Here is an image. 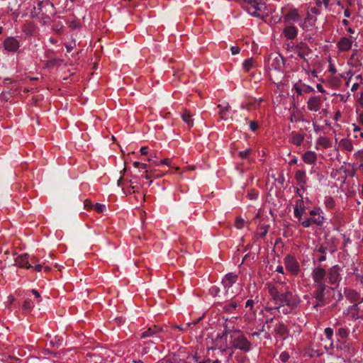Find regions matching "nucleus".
Segmentation results:
<instances>
[{
    "label": "nucleus",
    "instance_id": "nucleus-1",
    "mask_svg": "<svg viewBox=\"0 0 363 363\" xmlns=\"http://www.w3.org/2000/svg\"><path fill=\"white\" fill-rule=\"evenodd\" d=\"M269 291L275 303L279 305L275 308H265L264 311L267 313H269L270 315L274 314L277 310H280L281 307H295L299 303V299L296 296H294L290 291L281 294L274 286H271Z\"/></svg>",
    "mask_w": 363,
    "mask_h": 363
},
{
    "label": "nucleus",
    "instance_id": "nucleus-2",
    "mask_svg": "<svg viewBox=\"0 0 363 363\" xmlns=\"http://www.w3.org/2000/svg\"><path fill=\"white\" fill-rule=\"evenodd\" d=\"M27 4L31 17L41 15L42 18L50 19L54 13L53 4L49 0H30Z\"/></svg>",
    "mask_w": 363,
    "mask_h": 363
},
{
    "label": "nucleus",
    "instance_id": "nucleus-3",
    "mask_svg": "<svg viewBox=\"0 0 363 363\" xmlns=\"http://www.w3.org/2000/svg\"><path fill=\"white\" fill-rule=\"evenodd\" d=\"M312 277L314 285L318 290L317 298L321 301L326 286L325 282L327 279L325 269L319 267L314 268L312 272Z\"/></svg>",
    "mask_w": 363,
    "mask_h": 363
},
{
    "label": "nucleus",
    "instance_id": "nucleus-4",
    "mask_svg": "<svg viewBox=\"0 0 363 363\" xmlns=\"http://www.w3.org/2000/svg\"><path fill=\"white\" fill-rule=\"evenodd\" d=\"M266 320L264 324L262 326L263 331H267L269 333H274L277 335L279 337H284L288 333V329L286 326L283 323H277L275 326L272 328L271 323L274 320V318L268 317L267 313H265Z\"/></svg>",
    "mask_w": 363,
    "mask_h": 363
},
{
    "label": "nucleus",
    "instance_id": "nucleus-5",
    "mask_svg": "<svg viewBox=\"0 0 363 363\" xmlns=\"http://www.w3.org/2000/svg\"><path fill=\"white\" fill-rule=\"evenodd\" d=\"M231 344L233 347L243 351H249L251 347L250 342L239 331L234 332L230 335Z\"/></svg>",
    "mask_w": 363,
    "mask_h": 363
},
{
    "label": "nucleus",
    "instance_id": "nucleus-6",
    "mask_svg": "<svg viewBox=\"0 0 363 363\" xmlns=\"http://www.w3.org/2000/svg\"><path fill=\"white\" fill-rule=\"evenodd\" d=\"M265 8V4L258 0H249L246 5L247 12L257 17L264 16Z\"/></svg>",
    "mask_w": 363,
    "mask_h": 363
},
{
    "label": "nucleus",
    "instance_id": "nucleus-7",
    "mask_svg": "<svg viewBox=\"0 0 363 363\" xmlns=\"http://www.w3.org/2000/svg\"><path fill=\"white\" fill-rule=\"evenodd\" d=\"M24 268L30 269L33 268L37 272H40L43 268L45 271H50V267L47 265L43 266L40 264H37V260L35 257H28L27 254H24Z\"/></svg>",
    "mask_w": 363,
    "mask_h": 363
},
{
    "label": "nucleus",
    "instance_id": "nucleus-8",
    "mask_svg": "<svg viewBox=\"0 0 363 363\" xmlns=\"http://www.w3.org/2000/svg\"><path fill=\"white\" fill-rule=\"evenodd\" d=\"M228 348L227 343V335H218L217 337L214 340L213 346L209 347L210 350H219L222 352L225 351Z\"/></svg>",
    "mask_w": 363,
    "mask_h": 363
},
{
    "label": "nucleus",
    "instance_id": "nucleus-9",
    "mask_svg": "<svg viewBox=\"0 0 363 363\" xmlns=\"http://www.w3.org/2000/svg\"><path fill=\"white\" fill-rule=\"evenodd\" d=\"M286 268L292 274H297L299 270V264L297 260L292 256L288 255L284 258Z\"/></svg>",
    "mask_w": 363,
    "mask_h": 363
},
{
    "label": "nucleus",
    "instance_id": "nucleus-10",
    "mask_svg": "<svg viewBox=\"0 0 363 363\" xmlns=\"http://www.w3.org/2000/svg\"><path fill=\"white\" fill-rule=\"evenodd\" d=\"M311 219H313V223L317 225H322L324 222L323 212L320 208H314L310 211Z\"/></svg>",
    "mask_w": 363,
    "mask_h": 363
},
{
    "label": "nucleus",
    "instance_id": "nucleus-11",
    "mask_svg": "<svg viewBox=\"0 0 363 363\" xmlns=\"http://www.w3.org/2000/svg\"><path fill=\"white\" fill-rule=\"evenodd\" d=\"M340 270V267L337 265L333 266L328 270V278L330 284H335L341 280Z\"/></svg>",
    "mask_w": 363,
    "mask_h": 363
},
{
    "label": "nucleus",
    "instance_id": "nucleus-12",
    "mask_svg": "<svg viewBox=\"0 0 363 363\" xmlns=\"http://www.w3.org/2000/svg\"><path fill=\"white\" fill-rule=\"evenodd\" d=\"M322 101L319 96H311L307 102V107L311 111H318L320 108Z\"/></svg>",
    "mask_w": 363,
    "mask_h": 363
},
{
    "label": "nucleus",
    "instance_id": "nucleus-13",
    "mask_svg": "<svg viewBox=\"0 0 363 363\" xmlns=\"http://www.w3.org/2000/svg\"><path fill=\"white\" fill-rule=\"evenodd\" d=\"M301 18L298 10L296 9H290L284 16V22H296Z\"/></svg>",
    "mask_w": 363,
    "mask_h": 363
},
{
    "label": "nucleus",
    "instance_id": "nucleus-14",
    "mask_svg": "<svg viewBox=\"0 0 363 363\" xmlns=\"http://www.w3.org/2000/svg\"><path fill=\"white\" fill-rule=\"evenodd\" d=\"M305 208L306 207L303 200L302 199H298L296 202L294 213V216L299 220L301 219V217L305 211Z\"/></svg>",
    "mask_w": 363,
    "mask_h": 363
},
{
    "label": "nucleus",
    "instance_id": "nucleus-15",
    "mask_svg": "<svg viewBox=\"0 0 363 363\" xmlns=\"http://www.w3.org/2000/svg\"><path fill=\"white\" fill-rule=\"evenodd\" d=\"M255 301L252 299H249L245 303V308L247 310V313L245 314V318L247 321L251 322L254 320L255 318V311H253Z\"/></svg>",
    "mask_w": 363,
    "mask_h": 363
},
{
    "label": "nucleus",
    "instance_id": "nucleus-16",
    "mask_svg": "<svg viewBox=\"0 0 363 363\" xmlns=\"http://www.w3.org/2000/svg\"><path fill=\"white\" fill-rule=\"evenodd\" d=\"M297 32V28L294 26L289 25L284 28L282 33L287 40H293L296 37Z\"/></svg>",
    "mask_w": 363,
    "mask_h": 363
},
{
    "label": "nucleus",
    "instance_id": "nucleus-17",
    "mask_svg": "<svg viewBox=\"0 0 363 363\" xmlns=\"http://www.w3.org/2000/svg\"><path fill=\"white\" fill-rule=\"evenodd\" d=\"M238 276L235 273H229L225 276L222 280L223 286L228 289L237 281Z\"/></svg>",
    "mask_w": 363,
    "mask_h": 363
},
{
    "label": "nucleus",
    "instance_id": "nucleus-18",
    "mask_svg": "<svg viewBox=\"0 0 363 363\" xmlns=\"http://www.w3.org/2000/svg\"><path fill=\"white\" fill-rule=\"evenodd\" d=\"M302 159L306 164H314L317 160V155L313 151H307L303 154Z\"/></svg>",
    "mask_w": 363,
    "mask_h": 363
},
{
    "label": "nucleus",
    "instance_id": "nucleus-19",
    "mask_svg": "<svg viewBox=\"0 0 363 363\" xmlns=\"http://www.w3.org/2000/svg\"><path fill=\"white\" fill-rule=\"evenodd\" d=\"M284 58L280 55H275L273 57L272 67L277 70H281L284 68Z\"/></svg>",
    "mask_w": 363,
    "mask_h": 363
},
{
    "label": "nucleus",
    "instance_id": "nucleus-20",
    "mask_svg": "<svg viewBox=\"0 0 363 363\" xmlns=\"http://www.w3.org/2000/svg\"><path fill=\"white\" fill-rule=\"evenodd\" d=\"M181 117L183 121L189 127H192L194 125V121L192 119V115L190 112L185 109L183 113L181 114Z\"/></svg>",
    "mask_w": 363,
    "mask_h": 363
},
{
    "label": "nucleus",
    "instance_id": "nucleus-21",
    "mask_svg": "<svg viewBox=\"0 0 363 363\" xmlns=\"http://www.w3.org/2000/svg\"><path fill=\"white\" fill-rule=\"evenodd\" d=\"M219 111V114L220 116L221 119L226 120L229 117L228 113L230 111V106L226 104L225 105L219 104L218 106Z\"/></svg>",
    "mask_w": 363,
    "mask_h": 363
},
{
    "label": "nucleus",
    "instance_id": "nucleus-22",
    "mask_svg": "<svg viewBox=\"0 0 363 363\" xmlns=\"http://www.w3.org/2000/svg\"><path fill=\"white\" fill-rule=\"evenodd\" d=\"M353 44L357 45V43L355 41V39L352 38V37H350V38L343 37L341 38L337 45H352Z\"/></svg>",
    "mask_w": 363,
    "mask_h": 363
},
{
    "label": "nucleus",
    "instance_id": "nucleus-23",
    "mask_svg": "<svg viewBox=\"0 0 363 363\" xmlns=\"http://www.w3.org/2000/svg\"><path fill=\"white\" fill-rule=\"evenodd\" d=\"M296 179L299 184H305L306 179V172L303 170H298L295 174Z\"/></svg>",
    "mask_w": 363,
    "mask_h": 363
},
{
    "label": "nucleus",
    "instance_id": "nucleus-24",
    "mask_svg": "<svg viewBox=\"0 0 363 363\" xmlns=\"http://www.w3.org/2000/svg\"><path fill=\"white\" fill-rule=\"evenodd\" d=\"M346 296L351 301H357L359 298V294L354 290H350L347 292Z\"/></svg>",
    "mask_w": 363,
    "mask_h": 363
},
{
    "label": "nucleus",
    "instance_id": "nucleus-25",
    "mask_svg": "<svg viewBox=\"0 0 363 363\" xmlns=\"http://www.w3.org/2000/svg\"><path fill=\"white\" fill-rule=\"evenodd\" d=\"M304 137L301 134H294L291 138V142L296 146H299L303 141Z\"/></svg>",
    "mask_w": 363,
    "mask_h": 363
},
{
    "label": "nucleus",
    "instance_id": "nucleus-26",
    "mask_svg": "<svg viewBox=\"0 0 363 363\" xmlns=\"http://www.w3.org/2000/svg\"><path fill=\"white\" fill-rule=\"evenodd\" d=\"M317 143L325 148H328L330 146V141L326 137H320L318 139Z\"/></svg>",
    "mask_w": 363,
    "mask_h": 363
},
{
    "label": "nucleus",
    "instance_id": "nucleus-27",
    "mask_svg": "<svg viewBox=\"0 0 363 363\" xmlns=\"http://www.w3.org/2000/svg\"><path fill=\"white\" fill-rule=\"evenodd\" d=\"M325 206L327 208L332 209L335 206V200L331 196H326L324 200Z\"/></svg>",
    "mask_w": 363,
    "mask_h": 363
},
{
    "label": "nucleus",
    "instance_id": "nucleus-28",
    "mask_svg": "<svg viewBox=\"0 0 363 363\" xmlns=\"http://www.w3.org/2000/svg\"><path fill=\"white\" fill-rule=\"evenodd\" d=\"M262 101V98H259V99L251 98V99H248L247 104V106H250L256 107L260 104Z\"/></svg>",
    "mask_w": 363,
    "mask_h": 363
},
{
    "label": "nucleus",
    "instance_id": "nucleus-29",
    "mask_svg": "<svg viewBox=\"0 0 363 363\" xmlns=\"http://www.w3.org/2000/svg\"><path fill=\"white\" fill-rule=\"evenodd\" d=\"M341 145L347 151H351L353 149V145L351 141L348 140H342L340 142Z\"/></svg>",
    "mask_w": 363,
    "mask_h": 363
},
{
    "label": "nucleus",
    "instance_id": "nucleus-30",
    "mask_svg": "<svg viewBox=\"0 0 363 363\" xmlns=\"http://www.w3.org/2000/svg\"><path fill=\"white\" fill-rule=\"evenodd\" d=\"M303 69H304L306 74H307L309 77L315 78V77H318L317 72L315 69H311L310 67H308V68H303Z\"/></svg>",
    "mask_w": 363,
    "mask_h": 363
},
{
    "label": "nucleus",
    "instance_id": "nucleus-31",
    "mask_svg": "<svg viewBox=\"0 0 363 363\" xmlns=\"http://www.w3.org/2000/svg\"><path fill=\"white\" fill-rule=\"evenodd\" d=\"M252 62L253 61L252 58H248L244 61L242 66L245 70L248 71L251 69L252 67Z\"/></svg>",
    "mask_w": 363,
    "mask_h": 363
},
{
    "label": "nucleus",
    "instance_id": "nucleus-32",
    "mask_svg": "<svg viewBox=\"0 0 363 363\" xmlns=\"http://www.w3.org/2000/svg\"><path fill=\"white\" fill-rule=\"evenodd\" d=\"M18 44H19V43L17 42V40L16 39H14L13 38H9L4 41V45L13 46V45H18Z\"/></svg>",
    "mask_w": 363,
    "mask_h": 363
},
{
    "label": "nucleus",
    "instance_id": "nucleus-33",
    "mask_svg": "<svg viewBox=\"0 0 363 363\" xmlns=\"http://www.w3.org/2000/svg\"><path fill=\"white\" fill-rule=\"evenodd\" d=\"M337 335L341 338H346L348 336V335H349V331L347 329L344 328H340L338 330Z\"/></svg>",
    "mask_w": 363,
    "mask_h": 363
},
{
    "label": "nucleus",
    "instance_id": "nucleus-34",
    "mask_svg": "<svg viewBox=\"0 0 363 363\" xmlns=\"http://www.w3.org/2000/svg\"><path fill=\"white\" fill-rule=\"evenodd\" d=\"M245 222L244 219H242L240 217L237 218L235 220V227L238 229L242 228L245 225Z\"/></svg>",
    "mask_w": 363,
    "mask_h": 363
},
{
    "label": "nucleus",
    "instance_id": "nucleus-35",
    "mask_svg": "<svg viewBox=\"0 0 363 363\" xmlns=\"http://www.w3.org/2000/svg\"><path fill=\"white\" fill-rule=\"evenodd\" d=\"M94 208L98 213H103L106 209V206L97 203L94 206Z\"/></svg>",
    "mask_w": 363,
    "mask_h": 363
},
{
    "label": "nucleus",
    "instance_id": "nucleus-36",
    "mask_svg": "<svg viewBox=\"0 0 363 363\" xmlns=\"http://www.w3.org/2000/svg\"><path fill=\"white\" fill-rule=\"evenodd\" d=\"M237 306H238V304L236 302H230L228 304H226L225 306V309L226 311H230L232 310L235 309L237 308Z\"/></svg>",
    "mask_w": 363,
    "mask_h": 363
},
{
    "label": "nucleus",
    "instance_id": "nucleus-37",
    "mask_svg": "<svg viewBox=\"0 0 363 363\" xmlns=\"http://www.w3.org/2000/svg\"><path fill=\"white\" fill-rule=\"evenodd\" d=\"M250 152H251L250 149H246L245 150L240 151L239 152V155L242 159H245L249 156Z\"/></svg>",
    "mask_w": 363,
    "mask_h": 363
},
{
    "label": "nucleus",
    "instance_id": "nucleus-38",
    "mask_svg": "<svg viewBox=\"0 0 363 363\" xmlns=\"http://www.w3.org/2000/svg\"><path fill=\"white\" fill-rule=\"evenodd\" d=\"M325 336L327 337V338L328 340H331L332 339V337L333 335V330L332 328H327L325 329Z\"/></svg>",
    "mask_w": 363,
    "mask_h": 363
},
{
    "label": "nucleus",
    "instance_id": "nucleus-39",
    "mask_svg": "<svg viewBox=\"0 0 363 363\" xmlns=\"http://www.w3.org/2000/svg\"><path fill=\"white\" fill-rule=\"evenodd\" d=\"M279 358L283 362H286L289 359V354L286 352H283L281 353Z\"/></svg>",
    "mask_w": 363,
    "mask_h": 363
},
{
    "label": "nucleus",
    "instance_id": "nucleus-40",
    "mask_svg": "<svg viewBox=\"0 0 363 363\" xmlns=\"http://www.w3.org/2000/svg\"><path fill=\"white\" fill-rule=\"evenodd\" d=\"M313 223V219H311V218L306 219V220L301 222V225L304 227V228H309L311 224Z\"/></svg>",
    "mask_w": 363,
    "mask_h": 363
},
{
    "label": "nucleus",
    "instance_id": "nucleus-41",
    "mask_svg": "<svg viewBox=\"0 0 363 363\" xmlns=\"http://www.w3.org/2000/svg\"><path fill=\"white\" fill-rule=\"evenodd\" d=\"M294 307H287V306H284V307H281L280 310H277L280 313H282L284 314H287L289 313L293 308Z\"/></svg>",
    "mask_w": 363,
    "mask_h": 363
},
{
    "label": "nucleus",
    "instance_id": "nucleus-42",
    "mask_svg": "<svg viewBox=\"0 0 363 363\" xmlns=\"http://www.w3.org/2000/svg\"><path fill=\"white\" fill-rule=\"evenodd\" d=\"M155 333V331L151 328L148 329L147 331L144 332L143 334H142V337H148V336H152L154 333Z\"/></svg>",
    "mask_w": 363,
    "mask_h": 363
},
{
    "label": "nucleus",
    "instance_id": "nucleus-43",
    "mask_svg": "<svg viewBox=\"0 0 363 363\" xmlns=\"http://www.w3.org/2000/svg\"><path fill=\"white\" fill-rule=\"evenodd\" d=\"M33 306V303L30 301H24V305H23V307H24V310H29L30 308H32Z\"/></svg>",
    "mask_w": 363,
    "mask_h": 363
},
{
    "label": "nucleus",
    "instance_id": "nucleus-44",
    "mask_svg": "<svg viewBox=\"0 0 363 363\" xmlns=\"http://www.w3.org/2000/svg\"><path fill=\"white\" fill-rule=\"evenodd\" d=\"M294 89L298 95H301L303 94V90L298 86V84H296L294 86Z\"/></svg>",
    "mask_w": 363,
    "mask_h": 363
},
{
    "label": "nucleus",
    "instance_id": "nucleus-45",
    "mask_svg": "<svg viewBox=\"0 0 363 363\" xmlns=\"http://www.w3.org/2000/svg\"><path fill=\"white\" fill-rule=\"evenodd\" d=\"M303 86L304 88L303 91H305V92H313L314 91V89L311 86L303 84Z\"/></svg>",
    "mask_w": 363,
    "mask_h": 363
},
{
    "label": "nucleus",
    "instance_id": "nucleus-46",
    "mask_svg": "<svg viewBox=\"0 0 363 363\" xmlns=\"http://www.w3.org/2000/svg\"><path fill=\"white\" fill-rule=\"evenodd\" d=\"M79 24L77 21H71L69 26L72 29H76L79 27Z\"/></svg>",
    "mask_w": 363,
    "mask_h": 363
},
{
    "label": "nucleus",
    "instance_id": "nucleus-47",
    "mask_svg": "<svg viewBox=\"0 0 363 363\" xmlns=\"http://www.w3.org/2000/svg\"><path fill=\"white\" fill-rule=\"evenodd\" d=\"M170 163L171 160L169 159H164L160 161V164L163 165L169 166L170 165Z\"/></svg>",
    "mask_w": 363,
    "mask_h": 363
},
{
    "label": "nucleus",
    "instance_id": "nucleus-48",
    "mask_svg": "<svg viewBox=\"0 0 363 363\" xmlns=\"http://www.w3.org/2000/svg\"><path fill=\"white\" fill-rule=\"evenodd\" d=\"M250 129L253 131L256 130L257 127H258V124L257 123L255 122V121H252L250 122Z\"/></svg>",
    "mask_w": 363,
    "mask_h": 363
},
{
    "label": "nucleus",
    "instance_id": "nucleus-49",
    "mask_svg": "<svg viewBox=\"0 0 363 363\" xmlns=\"http://www.w3.org/2000/svg\"><path fill=\"white\" fill-rule=\"evenodd\" d=\"M240 51V47H231V52L233 55H236Z\"/></svg>",
    "mask_w": 363,
    "mask_h": 363
},
{
    "label": "nucleus",
    "instance_id": "nucleus-50",
    "mask_svg": "<svg viewBox=\"0 0 363 363\" xmlns=\"http://www.w3.org/2000/svg\"><path fill=\"white\" fill-rule=\"evenodd\" d=\"M148 165L145 163H140V169H144L145 173L148 172L147 170Z\"/></svg>",
    "mask_w": 363,
    "mask_h": 363
},
{
    "label": "nucleus",
    "instance_id": "nucleus-51",
    "mask_svg": "<svg viewBox=\"0 0 363 363\" xmlns=\"http://www.w3.org/2000/svg\"><path fill=\"white\" fill-rule=\"evenodd\" d=\"M140 153L143 155H147L148 154V150H147V147H142L140 148Z\"/></svg>",
    "mask_w": 363,
    "mask_h": 363
},
{
    "label": "nucleus",
    "instance_id": "nucleus-52",
    "mask_svg": "<svg viewBox=\"0 0 363 363\" xmlns=\"http://www.w3.org/2000/svg\"><path fill=\"white\" fill-rule=\"evenodd\" d=\"M358 121L363 125V111L360 112L357 116Z\"/></svg>",
    "mask_w": 363,
    "mask_h": 363
},
{
    "label": "nucleus",
    "instance_id": "nucleus-53",
    "mask_svg": "<svg viewBox=\"0 0 363 363\" xmlns=\"http://www.w3.org/2000/svg\"><path fill=\"white\" fill-rule=\"evenodd\" d=\"M352 128H353V132H360L362 130V129L356 124L353 123L352 125Z\"/></svg>",
    "mask_w": 363,
    "mask_h": 363
},
{
    "label": "nucleus",
    "instance_id": "nucleus-54",
    "mask_svg": "<svg viewBox=\"0 0 363 363\" xmlns=\"http://www.w3.org/2000/svg\"><path fill=\"white\" fill-rule=\"evenodd\" d=\"M357 308H358V306L357 304H354L352 306H351L348 310L350 313H352V311H357Z\"/></svg>",
    "mask_w": 363,
    "mask_h": 363
},
{
    "label": "nucleus",
    "instance_id": "nucleus-55",
    "mask_svg": "<svg viewBox=\"0 0 363 363\" xmlns=\"http://www.w3.org/2000/svg\"><path fill=\"white\" fill-rule=\"evenodd\" d=\"M316 88L318 90V91H320L321 93L325 92V89H324L323 86L320 84H318L316 85Z\"/></svg>",
    "mask_w": 363,
    "mask_h": 363
},
{
    "label": "nucleus",
    "instance_id": "nucleus-56",
    "mask_svg": "<svg viewBox=\"0 0 363 363\" xmlns=\"http://www.w3.org/2000/svg\"><path fill=\"white\" fill-rule=\"evenodd\" d=\"M276 272H279V273H281V274H284V268L281 265H279L276 268Z\"/></svg>",
    "mask_w": 363,
    "mask_h": 363
},
{
    "label": "nucleus",
    "instance_id": "nucleus-57",
    "mask_svg": "<svg viewBox=\"0 0 363 363\" xmlns=\"http://www.w3.org/2000/svg\"><path fill=\"white\" fill-rule=\"evenodd\" d=\"M358 102L360 106L363 107V91L361 93L360 96L358 99Z\"/></svg>",
    "mask_w": 363,
    "mask_h": 363
},
{
    "label": "nucleus",
    "instance_id": "nucleus-58",
    "mask_svg": "<svg viewBox=\"0 0 363 363\" xmlns=\"http://www.w3.org/2000/svg\"><path fill=\"white\" fill-rule=\"evenodd\" d=\"M329 71L333 74H335L336 72V69L332 64H330L329 65Z\"/></svg>",
    "mask_w": 363,
    "mask_h": 363
},
{
    "label": "nucleus",
    "instance_id": "nucleus-59",
    "mask_svg": "<svg viewBox=\"0 0 363 363\" xmlns=\"http://www.w3.org/2000/svg\"><path fill=\"white\" fill-rule=\"evenodd\" d=\"M359 87V84L358 83H354L352 86V88H351V90L352 91H355Z\"/></svg>",
    "mask_w": 363,
    "mask_h": 363
},
{
    "label": "nucleus",
    "instance_id": "nucleus-60",
    "mask_svg": "<svg viewBox=\"0 0 363 363\" xmlns=\"http://www.w3.org/2000/svg\"><path fill=\"white\" fill-rule=\"evenodd\" d=\"M154 158H156V155H154V154H150V156L147 158V161L153 162L154 161Z\"/></svg>",
    "mask_w": 363,
    "mask_h": 363
},
{
    "label": "nucleus",
    "instance_id": "nucleus-61",
    "mask_svg": "<svg viewBox=\"0 0 363 363\" xmlns=\"http://www.w3.org/2000/svg\"><path fill=\"white\" fill-rule=\"evenodd\" d=\"M31 292L35 295V296L37 298H40V294L38 293V291L35 290V289H33L31 291Z\"/></svg>",
    "mask_w": 363,
    "mask_h": 363
},
{
    "label": "nucleus",
    "instance_id": "nucleus-62",
    "mask_svg": "<svg viewBox=\"0 0 363 363\" xmlns=\"http://www.w3.org/2000/svg\"><path fill=\"white\" fill-rule=\"evenodd\" d=\"M140 162H133V166L135 168H138V169H140Z\"/></svg>",
    "mask_w": 363,
    "mask_h": 363
},
{
    "label": "nucleus",
    "instance_id": "nucleus-63",
    "mask_svg": "<svg viewBox=\"0 0 363 363\" xmlns=\"http://www.w3.org/2000/svg\"><path fill=\"white\" fill-rule=\"evenodd\" d=\"M311 12H312L313 13L317 14L318 13V10L315 7H312L311 9Z\"/></svg>",
    "mask_w": 363,
    "mask_h": 363
},
{
    "label": "nucleus",
    "instance_id": "nucleus-64",
    "mask_svg": "<svg viewBox=\"0 0 363 363\" xmlns=\"http://www.w3.org/2000/svg\"><path fill=\"white\" fill-rule=\"evenodd\" d=\"M250 43H254L251 38H247L245 42L243 44L249 45Z\"/></svg>",
    "mask_w": 363,
    "mask_h": 363
}]
</instances>
